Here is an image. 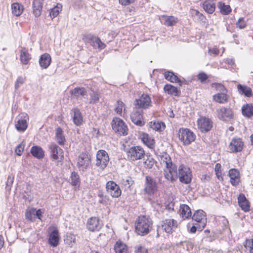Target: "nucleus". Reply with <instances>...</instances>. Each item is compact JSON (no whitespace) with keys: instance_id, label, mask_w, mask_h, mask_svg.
<instances>
[{"instance_id":"nucleus-30","label":"nucleus","mask_w":253,"mask_h":253,"mask_svg":"<svg viewBox=\"0 0 253 253\" xmlns=\"http://www.w3.org/2000/svg\"><path fill=\"white\" fill-rule=\"evenodd\" d=\"M179 212L183 219L189 218L191 217V211L189 207L185 204L180 205Z\"/></svg>"},{"instance_id":"nucleus-43","label":"nucleus","mask_w":253,"mask_h":253,"mask_svg":"<svg viewBox=\"0 0 253 253\" xmlns=\"http://www.w3.org/2000/svg\"><path fill=\"white\" fill-rule=\"evenodd\" d=\"M64 241L67 245L72 247L76 243V236L73 234L67 233Z\"/></svg>"},{"instance_id":"nucleus-18","label":"nucleus","mask_w":253,"mask_h":253,"mask_svg":"<svg viewBox=\"0 0 253 253\" xmlns=\"http://www.w3.org/2000/svg\"><path fill=\"white\" fill-rule=\"evenodd\" d=\"M143 110L136 109L134 107L133 112L130 115L131 121L138 126H142L144 125L143 118Z\"/></svg>"},{"instance_id":"nucleus-1","label":"nucleus","mask_w":253,"mask_h":253,"mask_svg":"<svg viewBox=\"0 0 253 253\" xmlns=\"http://www.w3.org/2000/svg\"><path fill=\"white\" fill-rule=\"evenodd\" d=\"M161 163L166 167L164 169V176L168 180L173 182L177 178V168L172 163L169 154L165 153L160 156Z\"/></svg>"},{"instance_id":"nucleus-55","label":"nucleus","mask_w":253,"mask_h":253,"mask_svg":"<svg viewBox=\"0 0 253 253\" xmlns=\"http://www.w3.org/2000/svg\"><path fill=\"white\" fill-rule=\"evenodd\" d=\"M236 26L240 29H244L247 26V23L243 17L240 18L236 23Z\"/></svg>"},{"instance_id":"nucleus-64","label":"nucleus","mask_w":253,"mask_h":253,"mask_svg":"<svg viewBox=\"0 0 253 253\" xmlns=\"http://www.w3.org/2000/svg\"><path fill=\"white\" fill-rule=\"evenodd\" d=\"M195 14L197 15L199 17V18L201 19V20H203L204 19H205V16L201 13H200L199 11L198 10H195Z\"/></svg>"},{"instance_id":"nucleus-7","label":"nucleus","mask_w":253,"mask_h":253,"mask_svg":"<svg viewBox=\"0 0 253 253\" xmlns=\"http://www.w3.org/2000/svg\"><path fill=\"white\" fill-rule=\"evenodd\" d=\"M178 138L184 145H188L195 139V135L188 128H180L178 130Z\"/></svg>"},{"instance_id":"nucleus-59","label":"nucleus","mask_w":253,"mask_h":253,"mask_svg":"<svg viewBox=\"0 0 253 253\" xmlns=\"http://www.w3.org/2000/svg\"><path fill=\"white\" fill-rule=\"evenodd\" d=\"M207 76L204 73H200L198 75V79L201 82H203L207 79Z\"/></svg>"},{"instance_id":"nucleus-28","label":"nucleus","mask_w":253,"mask_h":253,"mask_svg":"<svg viewBox=\"0 0 253 253\" xmlns=\"http://www.w3.org/2000/svg\"><path fill=\"white\" fill-rule=\"evenodd\" d=\"M51 61L50 55L48 53L42 54L39 59V64L42 69H47L50 65Z\"/></svg>"},{"instance_id":"nucleus-11","label":"nucleus","mask_w":253,"mask_h":253,"mask_svg":"<svg viewBox=\"0 0 253 253\" xmlns=\"http://www.w3.org/2000/svg\"><path fill=\"white\" fill-rule=\"evenodd\" d=\"M158 184L155 179L150 176H145L144 191L150 196L153 195L157 191Z\"/></svg>"},{"instance_id":"nucleus-38","label":"nucleus","mask_w":253,"mask_h":253,"mask_svg":"<svg viewBox=\"0 0 253 253\" xmlns=\"http://www.w3.org/2000/svg\"><path fill=\"white\" fill-rule=\"evenodd\" d=\"M141 139L143 143L149 148H152L154 146V139L147 133H143L142 135Z\"/></svg>"},{"instance_id":"nucleus-26","label":"nucleus","mask_w":253,"mask_h":253,"mask_svg":"<svg viewBox=\"0 0 253 253\" xmlns=\"http://www.w3.org/2000/svg\"><path fill=\"white\" fill-rule=\"evenodd\" d=\"M59 241V232L56 228H55L49 235L48 243L51 246L55 247L58 245Z\"/></svg>"},{"instance_id":"nucleus-40","label":"nucleus","mask_w":253,"mask_h":253,"mask_svg":"<svg viewBox=\"0 0 253 253\" xmlns=\"http://www.w3.org/2000/svg\"><path fill=\"white\" fill-rule=\"evenodd\" d=\"M114 250L116 253H128L126 246L121 242H117L116 243Z\"/></svg>"},{"instance_id":"nucleus-14","label":"nucleus","mask_w":253,"mask_h":253,"mask_svg":"<svg viewBox=\"0 0 253 253\" xmlns=\"http://www.w3.org/2000/svg\"><path fill=\"white\" fill-rule=\"evenodd\" d=\"M113 129L121 134L126 135L127 134L128 128L125 122L120 118H115L112 122Z\"/></svg>"},{"instance_id":"nucleus-10","label":"nucleus","mask_w":253,"mask_h":253,"mask_svg":"<svg viewBox=\"0 0 253 253\" xmlns=\"http://www.w3.org/2000/svg\"><path fill=\"white\" fill-rule=\"evenodd\" d=\"M192 219L197 222L195 225H197L199 231L203 230L207 224V219L206 215L205 212L202 210L197 211L194 213Z\"/></svg>"},{"instance_id":"nucleus-29","label":"nucleus","mask_w":253,"mask_h":253,"mask_svg":"<svg viewBox=\"0 0 253 253\" xmlns=\"http://www.w3.org/2000/svg\"><path fill=\"white\" fill-rule=\"evenodd\" d=\"M73 112V122L77 126L82 124L83 118L80 111L77 108H74L72 110Z\"/></svg>"},{"instance_id":"nucleus-25","label":"nucleus","mask_w":253,"mask_h":253,"mask_svg":"<svg viewBox=\"0 0 253 253\" xmlns=\"http://www.w3.org/2000/svg\"><path fill=\"white\" fill-rule=\"evenodd\" d=\"M161 22L166 26H172L176 25L178 22L177 18L172 16L164 15L161 16Z\"/></svg>"},{"instance_id":"nucleus-57","label":"nucleus","mask_w":253,"mask_h":253,"mask_svg":"<svg viewBox=\"0 0 253 253\" xmlns=\"http://www.w3.org/2000/svg\"><path fill=\"white\" fill-rule=\"evenodd\" d=\"M134 2V0H119V3L122 5H128Z\"/></svg>"},{"instance_id":"nucleus-4","label":"nucleus","mask_w":253,"mask_h":253,"mask_svg":"<svg viewBox=\"0 0 253 253\" xmlns=\"http://www.w3.org/2000/svg\"><path fill=\"white\" fill-rule=\"evenodd\" d=\"M48 148L50 158L53 161H55L58 164H61L64 158L63 150L54 143L49 144Z\"/></svg>"},{"instance_id":"nucleus-36","label":"nucleus","mask_w":253,"mask_h":253,"mask_svg":"<svg viewBox=\"0 0 253 253\" xmlns=\"http://www.w3.org/2000/svg\"><path fill=\"white\" fill-rule=\"evenodd\" d=\"M237 88L239 92L241 94H244L247 97H251L253 96V92L251 88L246 85L238 84Z\"/></svg>"},{"instance_id":"nucleus-53","label":"nucleus","mask_w":253,"mask_h":253,"mask_svg":"<svg viewBox=\"0 0 253 253\" xmlns=\"http://www.w3.org/2000/svg\"><path fill=\"white\" fill-rule=\"evenodd\" d=\"M99 99V96L97 92L93 91L90 94V103L94 104L97 102Z\"/></svg>"},{"instance_id":"nucleus-50","label":"nucleus","mask_w":253,"mask_h":253,"mask_svg":"<svg viewBox=\"0 0 253 253\" xmlns=\"http://www.w3.org/2000/svg\"><path fill=\"white\" fill-rule=\"evenodd\" d=\"M244 245L245 248L249 249L250 253H253V239L246 240Z\"/></svg>"},{"instance_id":"nucleus-51","label":"nucleus","mask_w":253,"mask_h":253,"mask_svg":"<svg viewBox=\"0 0 253 253\" xmlns=\"http://www.w3.org/2000/svg\"><path fill=\"white\" fill-rule=\"evenodd\" d=\"M26 81V78L21 76L19 77L16 80L15 83V89H18L20 85H22Z\"/></svg>"},{"instance_id":"nucleus-46","label":"nucleus","mask_w":253,"mask_h":253,"mask_svg":"<svg viewBox=\"0 0 253 253\" xmlns=\"http://www.w3.org/2000/svg\"><path fill=\"white\" fill-rule=\"evenodd\" d=\"M35 208H29L25 212V217L28 220L33 221L35 219Z\"/></svg>"},{"instance_id":"nucleus-24","label":"nucleus","mask_w":253,"mask_h":253,"mask_svg":"<svg viewBox=\"0 0 253 253\" xmlns=\"http://www.w3.org/2000/svg\"><path fill=\"white\" fill-rule=\"evenodd\" d=\"M238 204L241 209L245 212L250 210V205L244 194H240L238 197Z\"/></svg>"},{"instance_id":"nucleus-60","label":"nucleus","mask_w":253,"mask_h":253,"mask_svg":"<svg viewBox=\"0 0 253 253\" xmlns=\"http://www.w3.org/2000/svg\"><path fill=\"white\" fill-rule=\"evenodd\" d=\"M135 253H148V252L146 249L140 247L136 250Z\"/></svg>"},{"instance_id":"nucleus-54","label":"nucleus","mask_w":253,"mask_h":253,"mask_svg":"<svg viewBox=\"0 0 253 253\" xmlns=\"http://www.w3.org/2000/svg\"><path fill=\"white\" fill-rule=\"evenodd\" d=\"M25 147V143L24 142H22L19 144L16 148L15 152L16 155L18 156H21L24 151Z\"/></svg>"},{"instance_id":"nucleus-41","label":"nucleus","mask_w":253,"mask_h":253,"mask_svg":"<svg viewBox=\"0 0 253 253\" xmlns=\"http://www.w3.org/2000/svg\"><path fill=\"white\" fill-rule=\"evenodd\" d=\"M149 126L153 129L158 131H162L165 127L164 123L162 122H151L149 123Z\"/></svg>"},{"instance_id":"nucleus-47","label":"nucleus","mask_w":253,"mask_h":253,"mask_svg":"<svg viewBox=\"0 0 253 253\" xmlns=\"http://www.w3.org/2000/svg\"><path fill=\"white\" fill-rule=\"evenodd\" d=\"M115 110L118 114L122 116L123 111H125V104L121 101H118L115 105Z\"/></svg>"},{"instance_id":"nucleus-19","label":"nucleus","mask_w":253,"mask_h":253,"mask_svg":"<svg viewBox=\"0 0 253 253\" xmlns=\"http://www.w3.org/2000/svg\"><path fill=\"white\" fill-rule=\"evenodd\" d=\"M199 129L202 132H208L211 130L212 126V122L209 118L201 117L197 121Z\"/></svg>"},{"instance_id":"nucleus-48","label":"nucleus","mask_w":253,"mask_h":253,"mask_svg":"<svg viewBox=\"0 0 253 253\" xmlns=\"http://www.w3.org/2000/svg\"><path fill=\"white\" fill-rule=\"evenodd\" d=\"M71 184L73 185H77L80 182L79 175L76 172H72L71 175Z\"/></svg>"},{"instance_id":"nucleus-63","label":"nucleus","mask_w":253,"mask_h":253,"mask_svg":"<svg viewBox=\"0 0 253 253\" xmlns=\"http://www.w3.org/2000/svg\"><path fill=\"white\" fill-rule=\"evenodd\" d=\"M225 62L228 64L233 65L234 64V60L232 58H227L226 59Z\"/></svg>"},{"instance_id":"nucleus-33","label":"nucleus","mask_w":253,"mask_h":253,"mask_svg":"<svg viewBox=\"0 0 253 253\" xmlns=\"http://www.w3.org/2000/svg\"><path fill=\"white\" fill-rule=\"evenodd\" d=\"M164 76L168 81L172 83H177L181 85L182 81L175 75L174 73L170 71L166 72Z\"/></svg>"},{"instance_id":"nucleus-37","label":"nucleus","mask_w":253,"mask_h":253,"mask_svg":"<svg viewBox=\"0 0 253 253\" xmlns=\"http://www.w3.org/2000/svg\"><path fill=\"white\" fill-rule=\"evenodd\" d=\"M23 6L19 3H13L11 5L12 13L16 16H20L23 12Z\"/></svg>"},{"instance_id":"nucleus-39","label":"nucleus","mask_w":253,"mask_h":253,"mask_svg":"<svg viewBox=\"0 0 253 253\" xmlns=\"http://www.w3.org/2000/svg\"><path fill=\"white\" fill-rule=\"evenodd\" d=\"M203 8L208 13H212L215 8V4L211 1L206 0L203 3Z\"/></svg>"},{"instance_id":"nucleus-62","label":"nucleus","mask_w":253,"mask_h":253,"mask_svg":"<svg viewBox=\"0 0 253 253\" xmlns=\"http://www.w3.org/2000/svg\"><path fill=\"white\" fill-rule=\"evenodd\" d=\"M209 52L211 54H213L215 55H217L219 53V50L216 48H213L210 49Z\"/></svg>"},{"instance_id":"nucleus-49","label":"nucleus","mask_w":253,"mask_h":253,"mask_svg":"<svg viewBox=\"0 0 253 253\" xmlns=\"http://www.w3.org/2000/svg\"><path fill=\"white\" fill-rule=\"evenodd\" d=\"M179 247L182 248L183 250L190 251L193 248V245L189 242L184 241L180 243Z\"/></svg>"},{"instance_id":"nucleus-42","label":"nucleus","mask_w":253,"mask_h":253,"mask_svg":"<svg viewBox=\"0 0 253 253\" xmlns=\"http://www.w3.org/2000/svg\"><path fill=\"white\" fill-rule=\"evenodd\" d=\"M213 100L219 103H224L228 100V96L224 93H218L213 96Z\"/></svg>"},{"instance_id":"nucleus-34","label":"nucleus","mask_w":253,"mask_h":253,"mask_svg":"<svg viewBox=\"0 0 253 253\" xmlns=\"http://www.w3.org/2000/svg\"><path fill=\"white\" fill-rule=\"evenodd\" d=\"M55 139L57 142L60 145H64L66 142V139L63 134V131L60 127L56 129Z\"/></svg>"},{"instance_id":"nucleus-44","label":"nucleus","mask_w":253,"mask_h":253,"mask_svg":"<svg viewBox=\"0 0 253 253\" xmlns=\"http://www.w3.org/2000/svg\"><path fill=\"white\" fill-rule=\"evenodd\" d=\"M62 5L60 3H57L55 6L50 9L49 12L50 17L52 19L56 17L62 10Z\"/></svg>"},{"instance_id":"nucleus-21","label":"nucleus","mask_w":253,"mask_h":253,"mask_svg":"<svg viewBox=\"0 0 253 253\" xmlns=\"http://www.w3.org/2000/svg\"><path fill=\"white\" fill-rule=\"evenodd\" d=\"M217 116L220 120L227 121L232 118L233 112L230 109L222 107L217 110Z\"/></svg>"},{"instance_id":"nucleus-5","label":"nucleus","mask_w":253,"mask_h":253,"mask_svg":"<svg viewBox=\"0 0 253 253\" xmlns=\"http://www.w3.org/2000/svg\"><path fill=\"white\" fill-rule=\"evenodd\" d=\"M179 181L184 184H189L192 180V174L191 169L184 165L179 166L178 169L177 177Z\"/></svg>"},{"instance_id":"nucleus-12","label":"nucleus","mask_w":253,"mask_h":253,"mask_svg":"<svg viewBox=\"0 0 253 253\" xmlns=\"http://www.w3.org/2000/svg\"><path fill=\"white\" fill-rule=\"evenodd\" d=\"M83 40L85 42H89L91 46L97 48L100 50L104 49L106 44L103 42L99 37L94 36L91 34H86L83 36Z\"/></svg>"},{"instance_id":"nucleus-8","label":"nucleus","mask_w":253,"mask_h":253,"mask_svg":"<svg viewBox=\"0 0 253 253\" xmlns=\"http://www.w3.org/2000/svg\"><path fill=\"white\" fill-rule=\"evenodd\" d=\"M127 158L130 161L141 160L145 156V151L140 146H133L126 151Z\"/></svg>"},{"instance_id":"nucleus-3","label":"nucleus","mask_w":253,"mask_h":253,"mask_svg":"<svg viewBox=\"0 0 253 253\" xmlns=\"http://www.w3.org/2000/svg\"><path fill=\"white\" fill-rule=\"evenodd\" d=\"M133 105L135 108L142 110L150 109L152 106L153 103L150 96L143 93L138 98L134 100Z\"/></svg>"},{"instance_id":"nucleus-32","label":"nucleus","mask_w":253,"mask_h":253,"mask_svg":"<svg viewBox=\"0 0 253 253\" xmlns=\"http://www.w3.org/2000/svg\"><path fill=\"white\" fill-rule=\"evenodd\" d=\"M164 89L165 92L171 95L178 96L180 94V91L176 87L171 84H167L165 85L164 87Z\"/></svg>"},{"instance_id":"nucleus-27","label":"nucleus","mask_w":253,"mask_h":253,"mask_svg":"<svg viewBox=\"0 0 253 253\" xmlns=\"http://www.w3.org/2000/svg\"><path fill=\"white\" fill-rule=\"evenodd\" d=\"M70 92L73 97L76 99L84 98L87 96V92L85 89L83 87H76Z\"/></svg>"},{"instance_id":"nucleus-52","label":"nucleus","mask_w":253,"mask_h":253,"mask_svg":"<svg viewBox=\"0 0 253 253\" xmlns=\"http://www.w3.org/2000/svg\"><path fill=\"white\" fill-rule=\"evenodd\" d=\"M155 163V160L151 157H148L144 162L145 167L148 169H151Z\"/></svg>"},{"instance_id":"nucleus-31","label":"nucleus","mask_w":253,"mask_h":253,"mask_svg":"<svg viewBox=\"0 0 253 253\" xmlns=\"http://www.w3.org/2000/svg\"><path fill=\"white\" fill-rule=\"evenodd\" d=\"M31 153L34 157L39 159H42L44 155L43 149L38 146H33L31 149Z\"/></svg>"},{"instance_id":"nucleus-15","label":"nucleus","mask_w":253,"mask_h":253,"mask_svg":"<svg viewBox=\"0 0 253 253\" xmlns=\"http://www.w3.org/2000/svg\"><path fill=\"white\" fill-rule=\"evenodd\" d=\"M244 147V142L242 139L239 137H235L231 139L228 146L230 153H237L242 152Z\"/></svg>"},{"instance_id":"nucleus-6","label":"nucleus","mask_w":253,"mask_h":253,"mask_svg":"<svg viewBox=\"0 0 253 253\" xmlns=\"http://www.w3.org/2000/svg\"><path fill=\"white\" fill-rule=\"evenodd\" d=\"M91 165L90 157L87 152L82 153L78 157L77 166L80 171L87 170Z\"/></svg>"},{"instance_id":"nucleus-58","label":"nucleus","mask_w":253,"mask_h":253,"mask_svg":"<svg viewBox=\"0 0 253 253\" xmlns=\"http://www.w3.org/2000/svg\"><path fill=\"white\" fill-rule=\"evenodd\" d=\"M213 85H214L215 87L217 90L220 91H223L225 90V87L221 84L219 83H214L212 84Z\"/></svg>"},{"instance_id":"nucleus-22","label":"nucleus","mask_w":253,"mask_h":253,"mask_svg":"<svg viewBox=\"0 0 253 253\" xmlns=\"http://www.w3.org/2000/svg\"><path fill=\"white\" fill-rule=\"evenodd\" d=\"M228 175L230 178L231 184L233 186L238 185L240 182V173L238 169H232L229 170Z\"/></svg>"},{"instance_id":"nucleus-20","label":"nucleus","mask_w":253,"mask_h":253,"mask_svg":"<svg viewBox=\"0 0 253 253\" xmlns=\"http://www.w3.org/2000/svg\"><path fill=\"white\" fill-rule=\"evenodd\" d=\"M86 225L89 231H96L101 228L102 223L98 218L92 217L88 220Z\"/></svg>"},{"instance_id":"nucleus-35","label":"nucleus","mask_w":253,"mask_h":253,"mask_svg":"<svg viewBox=\"0 0 253 253\" xmlns=\"http://www.w3.org/2000/svg\"><path fill=\"white\" fill-rule=\"evenodd\" d=\"M20 61L23 64L27 65L31 59V54L28 52V50L23 48L20 51Z\"/></svg>"},{"instance_id":"nucleus-9","label":"nucleus","mask_w":253,"mask_h":253,"mask_svg":"<svg viewBox=\"0 0 253 253\" xmlns=\"http://www.w3.org/2000/svg\"><path fill=\"white\" fill-rule=\"evenodd\" d=\"M29 120L28 115L26 113H21L16 118L15 126L19 132H24L28 127V121Z\"/></svg>"},{"instance_id":"nucleus-2","label":"nucleus","mask_w":253,"mask_h":253,"mask_svg":"<svg viewBox=\"0 0 253 253\" xmlns=\"http://www.w3.org/2000/svg\"><path fill=\"white\" fill-rule=\"evenodd\" d=\"M153 222L146 215L139 216L135 222V232L141 236L148 234L152 228Z\"/></svg>"},{"instance_id":"nucleus-17","label":"nucleus","mask_w":253,"mask_h":253,"mask_svg":"<svg viewBox=\"0 0 253 253\" xmlns=\"http://www.w3.org/2000/svg\"><path fill=\"white\" fill-rule=\"evenodd\" d=\"M106 188L107 193L113 197L118 198L121 195L122 191L119 186L113 181L107 182Z\"/></svg>"},{"instance_id":"nucleus-23","label":"nucleus","mask_w":253,"mask_h":253,"mask_svg":"<svg viewBox=\"0 0 253 253\" xmlns=\"http://www.w3.org/2000/svg\"><path fill=\"white\" fill-rule=\"evenodd\" d=\"M43 0H33L32 3L33 13L36 17H39L42 13Z\"/></svg>"},{"instance_id":"nucleus-61","label":"nucleus","mask_w":253,"mask_h":253,"mask_svg":"<svg viewBox=\"0 0 253 253\" xmlns=\"http://www.w3.org/2000/svg\"><path fill=\"white\" fill-rule=\"evenodd\" d=\"M42 211L41 209H39L37 211L35 209V215L39 219H41L42 215Z\"/></svg>"},{"instance_id":"nucleus-56","label":"nucleus","mask_w":253,"mask_h":253,"mask_svg":"<svg viewBox=\"0 0 253 253\" xmlns=\"http://www.w3.org/2000/svg\"><path fill=\"white\" fill-rule=\"evenodd\" d=\"M131 182L132 181L130 177H126V178L123 179L121 182L122 184L126 187L129 188L132 184Z\"/></svg>"},{"instance_id":"nucleus-16","label":"nucleus","mask_w":253,"mask_h":253,"mask_svg":"<svg viewBox=\"0 0 253 253\" xmlns=\"http://www.w3.org/2000/svg\"><path fill=\"white\" fill-rule=\"evenodd\" d=\"M109 158L107 152L103 150L98 151L96 155V165L100 169H103L107 166Z\"/></svg>"},{"instance_id":"nucleus-13","label":"nucleus","mask_w":253,"mask_h":253,"mask_svg":"<svg viewBox=\"0 0 253 253\" xmlns=\"http://www.w3.org/2000/svg\"><path fill=\"white\" fill-rule=\"evenodd\" d=\"M177 227V221L173 219H167L161 222L158 227V232L165 231L167 233H172L173 230Z\"/></svg>"},{"instance_id":"nucleus-45","label":"nucleus","mask_w":253,"mask_h":253,"mask_svg":"<svg viewBox=\"0 0 253 253\" xmlns=\"http://www.w3.org/2000/svg\"><path fill=\"white\" fill-rule=\"evenodd\" d=\"M218 6L220 8V12L223 14H228L231 11L230 6L229 5H225L224 3L220 2Z\"/></svg>"}]
</instances>
